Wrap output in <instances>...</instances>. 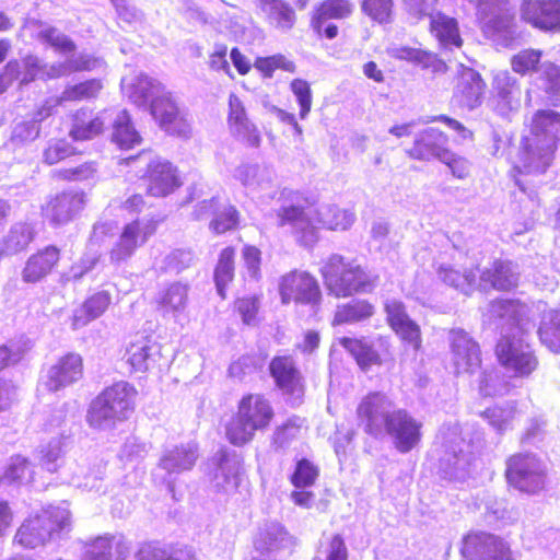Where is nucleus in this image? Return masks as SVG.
Instances as JSON below:
<instances>
[{
  "instance_id": "de8ad7c7",
  "label": "nucleus",
  "mask_w": 560,
  "mask_h": 560,
  "mask_svg": "<svg viewBox=\"0 0 560 560\" xmlns=\"http://www.w3.org/2000/svg\"><path fill=\"white\" fill-rule=\"evenodd\" d=\"M516 415V405L513 402L505 405H494L482 411L481 416L499 432L508 430Z\"/></svg>"
},
{
  "instance_id": "4468645a",
  "label": "nucleus",
  "mask_w": 560,
  "mask_h": 560,
  "mask_svg": "<svg viewBox=\"0 0 560 560\" xmlns=\"http://www.w3.org/2000/svg\"><path fill=\"white\" fill-rule=\"evenodd\" d=\"M354 9L352 0H323L313 8L310 27L318 38L335 39L339 28L331 20L350 19Z\"/></svg>"
},
{
  "instance_id": "58836bf2",
  "label": "nucleus",
  "mask_w": 560,
  "mask_h": 560,
  "mask_svg": "<svg viewBox=\"0 0 560 560\" xmlns=\"http://www.w3.org/2000/svg\"><path fill=\"white\" fill-rule=\"evenodd\" d=\"M218 491L234 493L244 482V469L240 463L230 464L224 457L214 475Z\"/></svg>"
},
{
  "instance_id": "f8f14e48",
  "label": "nucleus",
  "mask_w": 560,
  "mask_h": 560,
  "mask_svg": "<svg viewBox=\"0 0 560 560\" xmlns=\"http://www.w3.org/2000/svg\"><path fill=\"white\" fill-rule=\"evenodd\" d=\"M460 555L464 560H515L502 537L488 532H469L463 537Z\"/></svg>"
},
{
  "instance_id": "79ce46f5",
  "label": "nucleus",
  "mask_w": 560,
  "mask_h": 560,
  "mask_svg": "<svg viewBox=\"0 0 560 560\" xmlns=\"http://www.w3.org/2000/svg\"><path fill=\"white\" fill-rule=\"evenodd\" d=\"M104 85L101 79H88L75 84L67 85L61 94L65 102H82L96 98Z\"/></svg>"
},
{
  "instance_id": "0e129e2a",
  "label": "nucleus",
  "mask_w": 560,
  "mask_h": 560,
  "mask_svg": "<svg viewBox=\"0 0 560 560\" xmlns=\"http://www.w3.org/2000/svg\"><path fill=\"white\" fill-rule=\"evenodd\" d=\"M63 101L60 97L56 98H47L39 106L36 107V109L33 113L32 119L35 122H42L49 117H51L56 108L62 103Z\"/></svg>"
},
{
  "instance_id": "c03bdc74",
  "label": "nucleus",
  "mask_w": 560,
  "mask_h": 560,
  "mask_svg": "<svg viewBox=\"0 0 560 560\" xmlns=\"http://www.w3.org/2000/svg\"><path fill=\"white\" fill-rule=\"evenodd\" d=\"M318 477L319 467L310 458L303 457L295 462L289 480L294 488L300 489L314 486Z\"/></svg>"
},
{
  "instance_id": "3c124183",
  "label": "nucleus",
  "mask_w": 560,
  "mask_h": 560,
  "mask_svg": "<svg viewBox=\"0 0 560 560\" xmlns=\"http://www.w3.org/2000/svg\"><path fill=\"white\" fill-rule=\"evenodd\" d=\"M232 308L233 312L241 317L244 325H254L260 310L259 295L244 294L236 296L233 301Z\"/></svg>"
},
{
  "instance_id": "f704fd0d",
  "label": "nucleus",
  "mask_w": 560,
  "mask_h": 560,
  "mask_svg": "<svg viewBox=\"0 0 560 560\" xmlns=\"http://www.w3.org/2000/svg\"><path fill=\"white\" fill-rule=\"evenodd\" d=\"M36 237L34 228L26 222L14 224L0 244V258L11 257L28 249Z\"/></svg>"
},
{
  "instance_id": "dca6fc26",
  "label": "nucleus",
  "mask_w": 560,
  "mask_h": 560,
  "mask_svg": "<svg viewBox=\"0 0 560 560\" xmlns=\"http://www.w3.org/2000/svg\"><path fill=\"white\" fill-rule=\"evenodd\" d=\"M196 219L211 217L209 230L215 235H222L241 226V212L230 202H223L219 196L203 199L194 208Z\"/></svg>"
},
{
  "instance_id": "ea45409f",
  "label": "nucleus",
  "mask_w": 560,
  "mask_h": 560,
  "mask_svg": "<svg viewBox=\"0 0 560 560\" xmlns=\"http://www.w3.org/2000/svg\"><path fill=\"white\" fill-rule=\"evenodd\" d=\"M112 140L122 150H129L141 143L142 138L135 129L133 124L126 112L120 113L115 119Z\"/></svg>"
},
{
  "instance_id": "6e6552de",
  "label": "nucleus",
  "mask_w": 560,
  "mask_h": 560,
  "mask_svg": "<svg viewBox=\"0 0 560 560\" xmlns=\"http://www.w3.org/2000/svg\"><path fill=\"white\" fill-rule=\"evenodd\" d=\"M161 219L151 217L149 219L136 218L124 224L117 241L108 252L113 264H121L129 260L136 252L158 232Z\"/></svg>"
},
{
  "instance_id": "f3484780",
  "label": "nucleus",
  "mask_w": 560,
  "mask_h": 560,
  "mask_svg": "<svg viewBox=\"0 0 560 560\" xmlns=\"http://www.w3.org/2000/svg\"><path fill=\"white\" fill-rule=\"evenodd\" d=\"M83 376V357L78 352L69 351L47 369L43 385L47 392L56 393L78 383Z\"/></svg>"
},
{
  "instance_id": "69168bd1",
  "label": "nucleus",
  "mask_w": 560,
  "mask_h": 560,
  "mask_svg": "<svg viewBox=\"0 0 560 560\" xmlns=\"http://www.w3.org/2000/svg\"><path fill=\"white\" fill-rule=\"evenodd\" d=\"M544 80L547 82V93H560V67L553 62H548L544 70Z\"/></svg>"
},
{
  "instance_id": "20e7f679",
  "label": "nucleus",
  "mask_w": 560,
  "mask_h": 560,
  "mask_svg": "<svg viewBox=\"0 0 560 560\" xmlns=\"http://www.w3.org/2000/svg\"><path fill=\"white\" fill-rule=\"evenodd\" d=\"M119 165L136 170L145 168L141 178L144 182L145 195L149 197H168L184 184L178 167L150 149L141 150L135 155L121 159Z\"/></svg>"
},
{
  "instance_id": "ddd939ff",
  "label": "nucleus",
  "mask_w": 560,
  "mask_h": 560,
  "mask_svg": "<svg viewBox=\"0 0 560 560\" xmlns=\"http://www.w3.org/2000/svg\"><path fill=\"white\" fill-rule=\"evenodd\" d=\"M338 345L354 360L362 371L372 366H381L384 357L390 355V338L387 335H378L374 346L364 336H343L338 338Z\"/></svg>"
},
{
  "instance_id": "e433bc0d",
  "label": "nucleus",
  "mask_w": 560,
  "mask_h": 560,
  "mask_svg": "<svg viewBox=\"0 0 560 560\" xmlns=\"http://www.w3.org/2000/svg\"><path fill=\"white\" fill-rule=\"evenodd\" d=\"M429 30L444 47L454 46L458 48L463 45L458 23L454 18L438 12L431 15Z\"/></svg>"
},
{
  "instance_id": "603ef678",
  "label": "nucleus",
  "mask_w": 560,
  "mask_h": 560,
  "mask_svg": "<svg viewBox=\"0 0 560 560\" xmlns=\"http://www.w3.org/2000/svg\"><path fill=\"white\" fill-rule=\"evenodd\" d=\"M541 56L542 51L539 49H523L511 58V68L520 75L536 72L539 68Z\"/></svg>"
},
{
  "instance_id": "4be33fe9",
  "label": "nucleus",
  "mask_w": 560,
  "mask_h": 560,
  "mask_svg": "<svg viewBox=\"0 0 560 560\" xmlns=\"http://www.w3.org/2000/svg\"><path fill=\"white\" fill-rule=\"evenodd\" d=\"M448 149V136L436 127L420 130L413 138L412 144L406 150L407 155L417 161L443 159Z\"/></svg>"
},
{
  "instance_id": "9d476101",
  "label": "nucleus",
  "mask_w": 560,
  "mask_h": 560,
  "mask_svg": "<svg viewBox=\"0 0 560 560\" xmlns=\"http://www.w3.org/2000/svg\"><path fill=\"white\" fill-rule=\"evenodd\" d=\"M393 406V401L384 393H368L357 406L358 427L371 436H381L392 421Z\"/></svg>"
},
{
  "instance_id": "774afa93",
  "label": "nucleus",
  "mask_w": 560,
  "mask_h": 560,
  "mask_svg": "<svg viewBox=\"0 0 560 560\" xmlns=\"http://www.w3.org/2000/svg\"><path fill=\"white\" fill-rule=\"evenodd\" d=\"M329 546L330 551L327 556V560H348V550L341 535H334Z\"/></svg>"
},
{
  "instance_id": "1a4fd4ad",
  "label": "nucleus",
  "mask_w": 560,
  "mask_h": 560,
  "mask_svg": "<svg viewBox=\"0 0 560 560\" xmlns=\"http://www.w3.org/2000/svg\"><path fill=\"white\" fill-rule=\"evenodd\" d=\"M282 304L317 305L322 301V290L317 279L308 271L292 269L282 275L278 283Z\"/></svg>"
},
{
  "instance_id": "bb28decb",
  "label": "nucleus",
  "mask_w": 560,
  "mask_h": 560,
  "mask_svg": "<svg viewBox=\"0 0 560 560\" xmlns=\"http://www.w3.org/2000/svg\"><path fill=\"white\" fill-rule=\"evenodd\" d=\"M57 530L58 524L51 515H35L19 527L15 539L24 547L35 548L48 541Z\"/></svg>"
},
{
  "instance_id": "a18cd8bd",
  "label": "nucleus",
  "mask_w": 560,
  "mask_h": 560,
  "mask_svg": "<svg viewBox=\"0 0 560 560\" xmlns=\"http://www.w3.org/2000/svg\"><path fill=\"white\" fill-rule=\"evenodd\" d=\"M494 317L508 319L513 325H520L526 305L517 299H495L490 304Z\"/></svg>"
},
{
  "instance_id": "4c0bfd02",
  "label": "nucleus",
  "mask_w": 560,
  "mask_h": 560,
  "mask_svg": "<svg viewBox=\"0 0 560 560\" xmlns=\"http://www.w3.org/2000/svg\"><path fill=\"white\" fill-rule=\"evenodd\" d=\"M288 205L277 211L278 223L281 226L293 225L305 219V209L314 202L300 191H290L287 196Z\"/></svg>"
},
{
  "instance_id": "412c9836",
  "label": "nucleus",
  "mask_w": 560,
  "mask_h": 560,
  "mask_svg": "<svg viewBox=\"0 0 560 560\" xmlns=\"http://www.w3.org/2000/svg\"><path fill=\"white\" fill-rule=\"evenodd\" d=\"M61 260V249L55 244L45 245L31 254L21 271L25 283H38L52 275Z\"/></svg>"
},
{
  "instance_id": "cd10ccee",
  "label": "nucleus",
  "mask_w": 560,
  "mask_h": 560,
  "mask_svg": "<svg viewBox=\"0 0 560 560\" xmlns=\"http://www.w3.org/2000/svg\"><path fill=\"white\" fill-rule=\"evenodd\" d=\"M485 90L486 82L481 75L477 71L467 68L456 78L454 97L462 105L472 109L481 104Z\"/></svg>"
},
{
  "instance_id": "37998d69",
  "label": "nucleus",
  "mask_w": 560,
  "mask_h": 560,
  "mask_svg": "<svg viewBox=\"0 0 560 560\" xmlns=\"http://www.w3.org/2000/svg\"><path fill=\"white\" fill-rule=\"evenodd\" d=\"M538 336L550 351L560 353V308L550 311L542 319Z\"/></svg>"
},
{
  "instance_id": "a19ab883",
  "label": "nucleus",
  "mask_w": 560,
  "mask_h": 560,
  "mask_svg": "<svg viewBox=\"0 0 560 560\" xmlns=\"http://www.w3.org/2000/svg\"><path fill=\"white\" fill-rule=\"evenodd\" d=\"M399 58L419 65L423 69H430L434 73L445 72L448 68L446 62L440 59L436 54L420 48L401 47Z\"/></svg>"
},
{
  "instance_id": "c9c22d12",
  "label": "nucleus",
  "mask_w": 560,
  "mask_h": 560,
  "mask_svg": "<svg viewBox=\"0 0 560 560\" xmlns=\"http://www.w3.org/2000/svg\"><path fill=\"white\" fill-rule=\"evenodd\" d=\"M258 5L272 27L289 31L294 26L296 22L295 11L284 0H258Z\"/></svg>"
},
{
  "instance_id": "72a5a7b5",
  "label": "nucleus",
  "mask_w": 560,
  "mask_h": 560,
  "mask_svg": "<svg viewBox=\"0 0 560 560\" xmlns=\"http://www.w3.org/2000/svg\"><path fill=\"white\" fill-rule=\"evenodd\" d=\"M236 247L228 245L223 247L218 256L213 269V281L217 293L222 300L228 298V289L235 279Z\"/></svg>"
},
{
  "instance_id": "473e14b6",
  "label": "nucleus",
  "mask_w": 560,
  "mask_h": 560,
  "mask_svg": "<svg viewBox=\"0 0 560 560\" xmlns=\"http://www.w3.org/2000/svg\"><path fill=\"white\" fill-rule=\"evenodd\" d=\"M375 306L365 299H353L337 305L331 319V326H342L362 323L371 319Z\"/></svg>"
},
{
  "instance_id": "39448f33",
  "label": "nucleus",
  "mask_w": 560,
  "mask_h": 560,
  "mask_svg": "<svg viewBox=\"0 0 560 560\" xmlns=\"http://www.w3.org/2000/svg\"><path fill=\"white\" fill-rule=\"evenodd\" d=\"M138 390L128 382L119 381L105 387L92 401L88 422L93 428L115 425L130 418L136 409Z\"/></svg>"
},
{
  "instance_id": "338daca9",
  "label": "nucleus",
  "mask_w": 560,
  "mask_h": 560,
  "mask_svg": "<svg viewBox=\"0 0 560 560\" xmlns=\"http://www.w3.org/2000/svg\"><path fill=\"white\" fill-rule=\"evenodd\" d=\"M228 47L225 45H218L213 52L209 56V67L214 71L230 72V66L226 59Z\"/></svg>"
},
{
  "instance_id": "5701e85b",
  "label": "nucleus",
  "mask_w": 560,
  "mask_h": 560,
  "mask_svg": "<svg viewBox=\"0 0 560 560\" xmlns=\"http://www.w3.org/2000/svg\"><path fill=\"white\" fill-rule=\"evenodd\" d=\"M422 424L417 421L406 409H394L392 421L384 433L394 438L395 447L400 453H408L421 441Z\"/></svg>"
},
{
  "instance_id": "e2e57ef3",
  "label": "nucleus",
  "mask_w": 560,
  "mask_h": 560,
  "mask_svg": "<svg viewBox=\"0 0 560 560\" xmlns=\"http://www.w3.org/2000/svg\"><path fill=\"white\" fill-rule=\"evenodd\" d=\"M252 368H255L254 358L250 354H245L234 360L228 369V375L232 378H243Z\"/></svg>"
},
{
  "instance_id": "a211bd4d",
  "label": "nucleus",
  "mask_w": 560,
  "mask_h": 560,
  "mask_svg": "<svg viewBox=\"0 0 560 560\" xmlns=\"http://www.w3.org/2000/svg\"><path fill=\"white\" fill-rule=\"evenodd\" d=\"M384 312L388 327L398 339L415 351H420L422 348L421 327L409 316L406 305L398 300L386 301Z\"/></svg>"
},
{
  "instance_id": "393cba45",
  "label": "nucleus",
  "mask_w": 560,
  "mask_h": 560,
  "mask_svg": "<svg viewBox=\"0 0 560 560\" xmlns=\"http://www.w3.org/2000/svg\"><path fill=\"white\" fill-rule=\"evenodd\" d=\"M150 108L153 118L166 132L177 136L188 132L189 124L170 93L154 97Z\"/></svg>"
},
{
  "instance_id": "2f4dec72",
  "label": "nucleus",
  "mask_w": 560,
  "mask_h": 560,
  "mask_svg": "<svg viewBox=\"0 0 560 560\" xmlns=\"http://www.w3.org/2000/svg\"><path fill=\"white\" fill-rule=\"evenodd\" d=\"M129 548L113 535L97 536L85 546L82 560H127Z\"/></svg>"
},
{
  "instance_id": "bf43d9fd",
  "label": "nucleus",
  "mask_w": 560,
  "mask_h": 560,
  "mask_svg": "<svg viewBox=\"0 0 560 560\" xmlns=\"http://www.w3.org/2000/svg\"><path fill=\"white\" fill-rule=\"evenodd\" d=\"M440 161L447 165L456 178L463 179L469 175L470 165L467 159L456 155L450 149H447V153Z\"/></svg>"
},
{
  "instance_id": "8fccbe9b",
  "label": "nucleus",
  "mask_w": 560,
  "mask_h": 560,
  "mask_svg": "<svg viewBox=\"0 0 560 560\" xmlns=\"http://www.w3.org/2000/svg\"><path fill=\"white\" fill-rule=\"evenodd\" d=\"M242 276L244 279L259 281L261 279L262 253L253 244H245L241 250Z\"/></svg>"
},
{
  "instance_id": "423d86ee",
  "label": "nucleus",
  "mask_w": 560,
  "mask_h": 560,
  "mask_svg": "<svg viewBox=\"0 0 560 560\" xmlns=\"http://www.w3.org/2000/svg\"><path fill=\"white\" fill-rule=\"evenodd\" d=\"M494 355L498 363L514 377L526 378L539 365L532 343L513 335H504L495 342Z\"/></svg>"
},
{
  "instance_id": "c85d7f7f",
  "label": "nucleus",
  "mask_w": 560,
  "mask_h": 560,
  "mask_svg": "<svg viewBox=\"0 0 560 560\" xmlns=\"http://www.w3.org/2000/svg\"><path fill=\"white\" fill-rule=\"evenodd\" d=\"M105 130V122L93 110L81 107L70 115L69 137L77 142L92 140Z\"/></svg>"
},
{
  "instance_id": "6e6d98bb",
  "label": "nucleus",
  "mask_w": 560,
  "mask_h": 560,
  "mask_svg": "<svg viewBox=\"0 0 560 560\" xmlns=\"http://www.w3.org/2000/svg\"><path fill=\"white\" fill-rule=\"evenodd\" d=\"M96 173L95 162H84L72 167H63L52 173V178L58 182H82L88 180Z\"/></svg>"
},
{
  "instance_id": "f03ea898",
  "label": "nucleus",
  "mask_w": 560,
  "mask_h": 560,
  "mask_svg": "<svg viewBox=\"0 0 560 560\" xmlns=\"http://www.w3.org/2000/svg\"><path fill=\"white\" fill-rule=\"evenodd\" d=\"M275 418V408L265 394L245 393L225 424V438L233 446H244L254 440L257 431L268 430Z\"/></svg>"
},
{
  "instance_id": "052dcab7",
  "label": "nucleus",
  "mask_w": 560,
  "mask_h": 560,
  "mask_svg": "<svg viewBox=\"0 0 560 560\" xmlns=\"http://www.w3.org/2000/svg\"><path fill=\"white\" fill-rule=\"evenodd\" d=\"M152 89L153 85L149 80L138 78L130 86H128V97L135 104H143L153 94Z\"/></svg>"
},
{
  "instance_id": "c756f323",
  "label": "nucleus",
  "mask_w": 560,
  "mask_h": 560,
  "mask_svg": "<svg viewBox=\"0 0 560 560\" xmlns=\"http://www.w3.org/2000/svg\"><path fill=\"white\" fill-rule=\"evenodd\" d=\"M480 284L486 289L509 292L517 288V275L513 271L512 262L495 259L492 265L480 273Z\"/></svg>"
},
{
  "instance_id": "6ab92c4d",
  "label": "nucleus",
  "mask_w": 560,
  "mask_h": 560,
  "mask_svg": "<svg viewBox=\"0 0 560 560\" xmlns=\"http://www.w3.org/2000/svg\"><path fill=\"white\" fill-rule=\"evenodd\" d=\"M450 347L457 374H472L481 368L480 345L464 329L450 331Z\"/></svg>"
},
{
  "instance_id": "aec40b11",
  "label": "nucleus",
  "mask_w": 560,
  "mask_h": 560,
  "mask_svg": "<svg viewBox=\"0 0 560 560\" xmlns=\"http://www.w3.org/2000/svg\"><path fill=\"white\" fill-rule=\"evenodd\" d=\"M521 18L540 31L560 33V0H523Z\"/></svg>"
},
{
  "instance_id": "864d4df0",
  "label": "nucleus",
  "mask_w": 560,
  "mask_h": 560,
  "mask_svg": "<svg viewBox=\"0 0 560 560\" xmlns=\"http://www.w3.org/2000/svg\"><path fill=\"white\" fill-rule=\"evenodd\" d=\"M75 153V148L66 139H54L48 142L43 151V162L47 165H55Z\"/></svg>"
},
{
  "instance_id": "9b49d317",
  "label": "nucleus",
  "mask_w": 560,
  "mask_h": 560,
  "mask_svg": "<svg viewBox=\"0 0 560 560\" xmlns=\"http://www.w3.org/2000/svg\"><path fill=\"white\" fill-rule=\"evenodd\" d=\"M275 387L290 400L302 401L306 393L305 377L290 353L276 354L268 364Z\"/></svg>"
},
{
  "instance_id": "a878e982",
  "label": "nucleus",
  "mask_w": 560,
  "mask_h": 560,
  "mask_svg": "<svg viewBox=\"0 0 560 560\" xmlns=\"http://www.w3.org/2000/svg\"><path fill=\"white\" fill-rule=\"evenodd\" d=\"M161 346L150 335H136L126 348L125 361L131 372H147L156 363Z\"/></svg>"
},
{
  "instance_id": "09e8293b",
  "label": "nucleus",
  "mask_w": 560,
  "mask_h": 560,
  "mask_svg": "<svg viewBox=\"0 0 560 560\" xmlns=\"http://www.w3.org/2000/svg\"><path fill=\"white\" fill-rule=\"evenodd\" d=\"M394 8V0H361L362 13L377 24L392 23Z\"/></svg>"
},
{
  "instance_id": "f257e3e1",
  "label": "nucleus",
  "mask_w": 560,
  "mask_h": 560,
  "mask_svg": "<svg viewBox=\"0 0 560 560\" xmlns=\"http://www.w3.org/2000/svg\"><path fill=\"white\" fill-rule=\"evenodd\" d=\"M560 112L538 109L530 119L528 133L523 136L518 150L520 174H542L552 164L559 147Z\"/></svg>"
},
{
  "instance_id": "4d7b16f0",
  "label": "nucleus",
  "mask_w": 560,
  "mask_h": 560,
  "mask_svg": "<svg viewBox=\"0 0 560 560\" xmlns=\"http://www.w3.org/2000/svg\"><path fill=\"white\" fill-rule=\"evenodd\" d=\"M303 420L293 416L279 424L273 432V442L280 446L296 440L302 431Z\"/></svg>"
},
{
  "instance_id": "2eb2a0df",
  "label": "nucleus",
  "mask_w": 560,
  "mask_h": 560,
  "mask_svg": "<svg viewBox=\"0 0 560 560\" xmlns=\"http://www.w3.org/2000/svg\"><path fill=\"white\" fill-rule=\"evenodd\" d=\"M84 207L83 191L62 190L47 198L40 207V214L52 228H61L74 221Z\"/></svg>"
},
{
  "instance_id": "7ed1b4c3",
  "label": "nucleus",
  "mask_w": 560,
  "mask_h": 560,
  "mask_svg": "<svg viewBox=\"0 0 560 560\" xmlns=\"http://www.w3.org/2000/svg\"><path fill=\"white\" fill-rule=\"evenodd\" d=\"M319 273L328 293L337 299L369 293L374 280L354 258L331 254L320 261Z\"/></svg>"
},
{
  "instance_id": "13d9d810",
  "label": "nucleus",
  "mask_w": 560,
  "mask_h": 560,
  "mask_svg": "<svg viewBox=\"0 0 560 560\" xmlns=\"http://www.w3.org/2000/svg\"><path fill=\"white\" fill-rule=\"evenodd\" d=\"M290 90L295 96L300 107V118L304 119L312 109L313 95L310 83L303 79H293L290 82Z\"/></svg>"
},
{
  "instance_id": "7c9ffc66",
  "label": "nucleus",
  "mask_w": 560,
  "mask_h": 560,
  "mask_svg": "<svg viewBox=\"0 0 560 560\" xmlns=\"http://www.w3.org/2000/svg\"><path fill=\"white\" fill-rule=\"evenodd\" d=\"M112 304V295L106 290L96 291L84 299L71 316V326L79 329L101 317Z\"/></svg>"
},
{
  "instance_id": "49530a36",
  "label": "nucleus",
  "mask_w": 560,
  "mask_h": 560,
  "mask_svg": "<svg viewBox=\"0 0 560 560\" xmlns=\"http://www.w3.org/2000/svg\"><path fill=\"white\" fill-rule=\"evenodd\" d=\"M33 478V469L30 460L21 455H14L5 466L1 480L9 485L23 483Z\"/></svg>"
},
{
  "instance_id": "680f3d73",
  "label": "nucleus",
  "mask_w": 560,
  "mask_h": 560,
  "mask_svg": "<svg viewBox=\"0 0 560 560\" xmlns=\"http://www.w3.org/2000/svg\"><path fill=\"white\" fill-rule=\"evenodd\" d=\"M287 539V534L278 536L276 533L265 532L259 535L256 540V549L260 552L278 550L283 547V541Z\"/></svg>"
},
{
  "instance_id": "b1692460",
  "label": "nucleus",
  "mask_w": 560,
  "mask_h": 560,
  "mask_svg": "<svg viewBox=\"0 0 560 560\" xmlns=\"http://www.w3.org/2000/svg\"><path fill=\"white\" fill-rule=\"evenodd\" d=\"M226 122L233 135L248 147H258L260 133L247 115L243 100L235 93H230L228 100Z\"/></svg>"
},
{
  "instance_id": "5fc2aeb1",
  "label": "nucleus",
  "mask_w": 560,
  "mask_h": 560,
  "mask_svg": "<svg viewBox=\"0 0 560 560\" xmlns=\"http://www.w3.org/2000/svg\"><path fill=\"white\" fill-rule=\"evenodd\" d=\"M354 222V215L346 209L329 207L320 219L322 226L331 231H345Z\"/></svg>"
},
{
  "instance_id": "0eeeda50",
  "label": "nucleus",
  "mask_w": 560,
  "mask_h": 560,
  "mask_svg": "<svg viewBox=\"0 0 560 560\" xmlns=\"http://www.w3.org/2000/svg\"><path fill=\"white\" fill-rule=\"evenodd\" d=\"M504 478L513 489L536 494L545 489L546 474L539 459L529 453H515L505 459Z\"/></svg>"
}]
</instances>
